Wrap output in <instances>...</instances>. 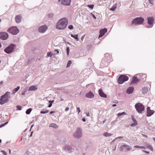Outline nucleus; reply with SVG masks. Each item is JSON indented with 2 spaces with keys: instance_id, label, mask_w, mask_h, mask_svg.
<instances>
[{
  "instance_id": "f257e3e1",
  "label": "nucleus",
  "mask_w": 155,
  "mask_h": 155,
  "mask_svg": "<svg viewBox=\"0 0 155 155\" xmlns=\"http://www.w3.org/2000/svg\"><path fill=\"white\" fill-rule=\"evenodd\" d=\"M68 24V19L65 18H62L57 22L56 28L59 29H64L66 27Z\"/></svg>"
},
{
  "instance_id": "f03ea898",
  "label": "nucleus",
  "mask_w": 155,
  "mask_h": 155,
  "mask_svg": "<svg viewBox=\"0 0 155 155\" xmlns=\"http://www.w3.org/2000/svg\"><path fill=\"white\" fill-rule=\"evenodd\" d=\"M9 94L10 92H7L4 95L1 97L0 99L1 104H3L8 101L10 98Z\"/></svg>"
},
{
  "instance_id": "7ed1b4c3",
  "label": "nucleus",
  "mask_w": 155,
  "mask_h": 155,
  "mask_svg": "<svg viewBox=\"0 0 155 155\" xmlns=\"http://www.w3.org/2000/svg\"><path fill=\"white\" fill-rule=\"evenodd\" d=\"M135 107L139 113H142L144 110V106L140 103H136L135 105Z\"/></svg>"
},
{
  "instance_id": "20e7f679",
  "label": "nucleus",
  "mask_w": 155,
  "mask_h": 155,
  "mask_svg": "<svg viewBox=\"0 0 155 155\" xmlns=\"http://www.w3.org/2000/svg\"><path fill=\"white\" fill-rule=\"evenodd\" d=\"M144 19L141 17L136 18L133 20L132 23L135 25L142 24L144 21Z\"/></svg>"
},
{
  "instance_id": "39448f33",
  "label": "nucleus",
  "mask_w": 155,
  "mask_h": 155,
  "mask_svg": "<svg viewBox=\"0 0 155 155\" xmlns=\"http://www.w3.org/2000/svg\"><path fill=\"white\" fill-rule=\"evenodd\" d=\"M128 77L125 75H120L118 79V82L120 84H122L124 82L127 81Z\"/></svg>"
},
{
  "instance_id": "423d86ee",
  "label": "nucleus",
  "mask_w": 155,
  "mask_h": 155,
  "mask_svg": "<svg viewBox=\"0 0 155 155\" xmlns=\"http://www.w3.org/2000/svg\"><path fill=\"white\" fill-rule=\"evenodd\" d=\"M8 31L10 33L14 35L17 34L19 32V30L16 27H11L8 29Z\"/></svg>"
},
{
  "instance_id": "0eeeda50",
  "label": "nucleus",
  "mask_w": 155,
  "mask_h": 155,
  "mask_svg": "<svg viewBox=\"0 0 155 155\" xmlns=\"http://www.w3.org/2000/svg\"><path fill=\"white\" fill-rule=\"evenodd\" d=\"M15 46V45L13 44H11L9 47L7 48L4 50L8 54L11 53L13 51L14 48Z\"/></svg>"
},
{
  "instance_id": "6e6552de",
  "label": "nucleus",
  "mask_w": 155,
  "mask_h": 155,
  "mask_svg": "<svg viewBox=\"0 0 155 155\" xmlns=\"http://www.w3.org/2000/svg\"><path fill=\"white\" fill-rule=\"evenodd\" d=\"M61 4L66 5L69 6L70 5L71 0H58Z\"/></svg>"
},
{
  "instance_id": "1a4fd4ad",
  "label": "nucleus",
  "mask_w": 155,
  "mask_h": 155,
  "mask_svg": "<svg viewBox=\"0 0 155 155\" xmlns=\"http://www.w3.org/2000/svg\"><path fill=\"white\" fill-rule=\"evenodd\" d=\"M74 136L76 137H79L81 136V130L79 128H78L76 132L74 135Z\"/></svg>"
},
{
  "instance_id": "9d476101",
  "label": "nucleus",
  "mask_w": 155,
  "mask_h": 155,
  "mask_svg": "<svg viewBox=\"0 0 155 155\" xmlns=\"http://www.w3.org/2000/svg\"><path fill=\"white\" fill-rule=\"evenodd\" d=\"M48 27L46 25H44L38 28V31L41 33H44L47 30Z\"/></svg>"
},
{
  "instance_id": "9b49d317",
  "label": "nucleus",
  "mask_w": 155,
  "mask_h": 155,
  "mask_svg": "<svg viewBox=\"0 0 155 155\" xmlns=\"http://www.w3.org/2000/svg\"><path fill=\"white\" fill-rule=\"evenodd\" d=\"M8 35L7 33L5 32L0 33V38L2 40H6L8 38Z\"/></svg>"
},
{
  "instance_id": "f8f14e48",
  "label": "nucleus",
  "mask_w": 155,
  "mask_h": 155,
  "mask_svg": "<svg viewBox=\"0 0 155 155\" xmlns=\"http://www.w3.org/2000/svg\"><path fill=\"white\" fill-rule=\"evenodd\" d=\"M154 112V111L153 110H151L150 107H147V116L148 117L151 116Z\"/></svg>"
},
{
  "instance_id": "ddd939ff",
  "label": "nucleus",
  "mask_w": 155,
  "mask_h": 155,
  "mask_svg": "<svg viewBox=\"0 0 155 155\" xmlns=\"http://www.w3.org/2000/svg\"><path fill=\"white\" fill-rule=\"evenodd\" d=\"M107 29L105 28L103 29H101L100 30V34L99 38L102 37L107 31Z\"/></svg>"
},
{
  "instance_id": "4468645a",
  "label": "nucleus",
  "mask_w": 155,
  "mask_h": 155,
  "mask_svg": "<svg viewBox=\"0 0 155 155\" xmlns=\"http://www.w3.org/2000/svg\"><path fill=\"white\" fill-rule=\"evenodd\" d=\"M86 96L89 98H92L94 97V95L92 92H89L86 94Z\"/></svg>"
},
{
  "instance_id": "2eb2a0df",
  "label": "nucleus",
  "mask_w": 155,
  "mask_h": 155,
  "mask_svg": "<svg viewBox=\"0 0 155 155\" xmlns=\"http://www.w3.org/2000/svg\"><path fill=\"white\" fill-rule=\"evenodd\" d=\"M99 95L102 97L106 98L107 97L106 95L104 94L102 89H101L99 90Z\"/></svg>"
},
{
  "instance_id": "dca6fc26",
  "label": "nucleus",
  "mask_w": 155,
  "mask_h": 155,
  "mask_svg": "<svg viewBox=\"0 0 155 155\" xmlns=\"http://www.w3.org/2000/svg\"><path fill=\"white\" fill-rule=\"evenodd\" d=\"M21 15H17L15 18L16 22L17 23L20 22L21 21Z\"/></svg>"
},
{
  "instance_id": "f3484780",
  "label": "nucleus",
  "mask_w": 155,
  "mask_h": 155,
  "mask_svg": "<svg viewBox=\"0 0 155 155\" xmlns=\"http://www.w3.org/2000/svg\"><path fill=\"white\" fill-rule=\"evenodd\" d=\"M148 23L151 25L152 24L154 21V18L153 17H149L147 18Z\"/></svg>"
},
{
  "instance_id": "a211bd4d",
  "label": "nucleus",
  "mask_w": 155,
  "mask_h": 155,
  "mask_svg": "<svg viewBox=\"0 0 155 155\" xmlns=\"http://www.w3.org/2000/svg\"><path fill=\"white\" fill-rule=\"evenodd\" d=\"M134 90L133 87H130L127 90V93L128 94H130L132 93Z\"/></svg>"
},
{
  "instance_id": "6ab92c4d",
  "label": "nucleus",
  "mask_w": 155,
  "mask_h": 155,
  "mask_svg": "<svg viewBox=\"0 0 155 155\" xmlns=\"http://www.w3.org/2000/svg\"><path fill=\"white\" fill-rule=\"evenodd\" d=\"M131 117H132V120H133V121L134 122V123L131 124V126L132 127H133V126H136L137 124V121L135 119V118L133 116H132Z\"/></svg>"
},
{
  "instance_id": "aec40b11",
  "label": "nucleus",
  "mask_w": 155,
  "mask_h": 155,
  "mask_svg": "<svg viewBox=\"0 0 155 155\" xmlns=\"http://www.w3.org/2000/svg\"><path fill=\"white\" fill-rule=\"evenodd\" d=\"M37 89V87L36 86H31L29 88L28 91H35Z\"/></svg>"
},
{
  "instance_id": "412c9836",
  "label": "nucleus",
  "mask_w": 155,
  "mask_h": 155,
  "mask_svg": "<svg viewBox=\"0 0 155 155\" xmlns=\"http://www.w3.org/2000/svg\"><path fill=\"white\" fill-rule=\"evenodd\" d=\"M148 91L147 87H144L142 88V92L143 94H145Z\"/></svg>"
},
{
  "instance_id": "4be33fe9",
  "label": "nucleus",
  "mask_w": 155,
  "mask_h": 155,
  "mask_svg": "<svg viewBox=\"0 0 155 155\" xmlns=\"http://www.w3.org/2000/svg\"><path fill=\"white\" fill-rule=\"evenodd\" d=\"M145 146H146V147L147 148L149 149L150 150L152 151H153V147L150 145L148 144V143H145Z\"/></svg>"
},
{
  "instance_id": "5701e85b",
  "label": "nucleus",
  "mask_w": 155,
  "mask_h": 155,
  "mask_svg": "<svg viewBox=\"0 0 155 155\" xmlns=\"http://www.w3.org/2000/svg\"><path fill=\"white\" fill-rule=\"evenodd\" d=\"M138 81V79L136 77H134L132 79L131 83L133 84L136 83Z\"/></svg>"
},
{
  "instance_id": "b1692460",
  "label": "nucleus",
  "mask_w": 155,
  "mask_h": 155,
  "mask_svg": "<svg viewBox=\"0 0 155 155\" xmlns=\"http://www.w3.org/2000/svg\"><path fill=\"white\" fill-rule=\"evenodd\" d=\"M122 147H124V148H126L127 150H129L131 149V147L128 145H122Z\"/></svg>"
},
{
  "instance_id": "393cba45",
  "label": "nucleus",
  "mask_w": 155,
  "mask_h": 155,
  "mask_svg": "<svg viewBox=\"0 0 155 155\" xmlns=\"http://www.w3.org/2000/svg\"><path fill=\"white\" fill-rule=\"evenodd\" d=\"M71 37L74 38L77 41H78V35H74L72 34H71Z\"/></svg>"
},
{
  "instance_id": "a878e982",
  "label": "nucleus",
  "mask_w": 155,
  "mask_h": 155,
  "mask_svg": "<svg viewBox=\"0 0 155 155\" xmlns=\"http://www.w3.org/2000/svg\"><path fill=\"white\" fill-rule=\"evenodd\" d=\"M50 127H53L54 128H57L58 127L57 125L54 123H51L50 124Z\"/></svg>"
},
{
  "instance_id": "bb28decb",
  "label": "nucleus",
  "mask_w": 155,
  "mask_h": 155,
  "mask_svg": "<svg viewBox=\"0 0 155 155\" xmlns=\"http://www.w3.org/2000/svg\"><path fill=\"white\" fill-rule=\"evenodd\" d=\"M113 134L111 133H109L107 132L104 133L103 134V135L106 137L110 136Z\"/></svg>"
},
{
  "instance_id": "cd10ccee",
  "label": "nucleus",
  "mask_w": 155,
  "mask_h": 155,
  "mask_svg": "<svg viewBox=\"0 0 155 155\" xmlns=\"http://www.w3.org/2000/svg\"><path fill=\"white\" fill-rule=\"evenodd\" d=\"M134 147L135 148H141V149H145V147L144 146H141L140 147L138 145H136L134 146Z\"/></svg>"
},
{
  "instance_id": "c85d7f7f",
  "label": "nucleus",
  "mask_w": 155,
  "mask_h": 155,
  "mask_svg": "<svg viewBox=\"0 0 155 155\" xmlns=\"http://www.w3.org/2000/svg\"><path fill=\"white\" fill-rule=\"evenodd\" d=\"M19 88H20L19 87H18L17 88H15L13 91V94L15 93V92H16L17 91L19 90Z\"/></svg>"
},
{
  "instance_id": "c756f323",
  "label": "nucleus",
  "mask_w": 155,
  "mask_h": 155,
  "mask_svg": "<svg viewBox=\"0 0 155 155\" xmlns=\"http://www.w3.org/2000/svg\"><path fill=\"white\" fill-rule=\"evenodd\" d=\"M32 109L31 108H29L26 111V113L27 114H29L31 112Z\"/></svg>"
},
{
  "instance_id": "7c9ffc66",
  "label": "nucleus",
  "mask_w": 155,
  "mask_h": 155,
  "mask_svg": "<svg viewBox=\"0 0 155 155\" xmlns=\"http://www.w3.org/2000/svg\"><path fill=\"white\" fill-rule=\"evenodd\" d=\"M48 112V110H45L41 111V114H45Z\"/></svg>"
},
{
  "instance_id": "2f4dec72",
  "label": "nucleus",
  "mask_w": 155,
  "mask_h": 155,
  "mask_svg": "<svg viewBox=\"0 0 155 155\" xmlns=\"http://www.w3.org/2000/svg\"><path fill=\"white\" fill-rule=\"evenodd\" d=\"M71 64V61L70 60L69 61H68V64H67V68L69 67L70 66Z\"/></svg>"
},
{
  "instance_id": "473e14b6",
  "label": "nucleus",
  "mask_w": 155,
  "mask_h": 155,
  "mask_svg": "<svg viewBox=\"0 0 155 155\" xmlns=\"http://www.w3.org/2000/svg\"><path fill=\"white\" fill-rule=\"evenodd\" d=\"M126 114V113L125 112H122V113H118V114H117V115L118 117H120V116H121V115H125Z\"/></svg>"
},
{
  "instance_id": "72a5a7b5",
  "label": "nucleus",
  "mask_w": 155,
  "mask_h": 155,
  "mask_svg": "<svg viewBox=\"0 0 155 155\" xmlns=\"http://www.w3.org/2000/svg\"><path fill=\"white\" fill-rule=\"evenodd\" d=\"M87 6L92 9H93V8H94V5H87Z\"/></svg>"
},
{
  "instance_id": "f704fd0d",
  "label": "nucleus",
  "mask_w": 155,
  "mask_h": 155,
  "mask_svg": "<svg viewBox=\"0 0 155 155\" xmlns=\"http://www.w3.org/2000/svg\"><path fill=\"white\" fill-rule=\"evenodd\" d=\"M66 50H67V54H68V55L69 54V50H70L69 48V47H68L67 48Z\"/></svg>"
},
{
  "instance_id": "c9c22d12",
  "label": "nucleus",
  "mask_w": 155,
  "mask_h": 155,
  "mask_svg": "<svg viewBox=\"0 0 155 155\" xmlns=\"http://www.w3.org/2000/svg\"><path fill=\"white\" fill-rule=\"evenodd\" d=\"M48 17L49 18H52L53 16V14H48Z\"/></svg>"
},
{
  "instance_id": "e433bc0d",
  "label": "nucleus",
  "mask_w": 155,
  "mask_h": 155,
  "mask_svg": "<svg viewBox=\"0 0 155 155\" xmlns=\"http://www.w3.org/2000/svg\"><path fill=\"white\" fill-rule=\"evenodd\" d=\"M47 56L48 57H51L52 55V54H51V52H48L47 53Z\"/></svg>"
},
{
  "instance_id": "4c0bfd02",
  "label": "nucleus",
  "mask_w": 155,
  "mask_h": 155,
  "mask_svg": "<svg viewBox=\"0 0 155 155\" xmlns=\"http://www.w3.org/2000/svg\"><path fill=\"white\" fill-rule=\"evenodd\" d=\"M68 28L70 29H72L73 28V27L72 25H70L68 26Z\"/></svg>"
},
{
  "instance_id": "58836bf2",
  "label": "nucleus",
  "mask_w": 155,
  "mask_h": 155,
  "mask_svg": "<svg viewBox=\"0 0 155 155\" xmlns=\"http://www.w3.org/2000/svg\"><path fill=\"white\" fill-rule=\"evenodd\" d=\"M7 123H8V122H7L5 123L4 124H1V125H0V127L3 126L5 125L6 124H7Z\"/></svg>"
},
{
  "instance_id": "ea45409f",
  "label": "nucleus",
  "mask_w": 155,
  "mask_h": 155,
  "mask_svg": "<svg viewBox=\"0 0 155 155\" xmlns=\"http://www.w3.org/2000/svg\"><path fill=\"white\" fill-rule=\"evenodd\" d=\"M149 2L152 4H153V0H149Z\"/></svg>"
},
{
  "instance_id": "a19ab883",
  "label": "nucleus",
  "mask_w": 155,
  "mask_h": 155,
  "mask_svg": "<svg viewBox=\"0 0 155 155\" xmlns=\"http://www.w3.org/2000/svg\"><path fill=\"white\" fill-rule=\"evenodd\" d=\"M18 110H21V109L22 107L19 106H17Z\"/></svg>"
},
{
  "instance_id": "79ce46f5",
  "label": "nucleus",
  "mask_w": 155,
  "mask_h": 155,
  "mask_svg": "<svg viewBox=\"0 0 155 155\" xmlns=\"http://www.w3.org/2000/svg\"><path fill=\"white\" fill-rule=\"evenodd\" d=\"M124 148V147H122V145L120 147V149L121 151H122L123 150V148Z\"/></svg>"
},
{
  "instance_id": "37998d69",
  "label": "nucleus",
  "mask_w": 155,
  "mask_h": 155,
  "mask_svg": "<svg viewBox=\"0 0 155 155\" xmlns=\"http://www.w3.org/2000/svg\"><path fill=\"white\" fill-rule=\"evenodd\" d=\"M91 15L93 17V18L95 19H96V16L93 14H91Z\"/></svg>"
},
{
  "instance_id": "c03bdc74",
  "label": "nucleus",
  "mask_w": 155,
  "mask_h": 155,
  "mask_svg": "<svg viewBox=\"0 0 155 155\" xmlns=\"http://www.w3.org/2000/svg\"><path fill=\"white\" fill-rule=\"evenodd\" d=\"M77 110L78 111V114L80 113V109L79 107H77Z\"/></svg>"
},
{
  "instance_id": "a18cd8bd",
  "label": "nucleus",
  "mask_w": 155,
  "mask_h": 155,
  "mask_svg": "<svg viewBox=\"0 0 155 155\" xmlns=\"http://www.w3.org/2000/svg\"><path fill=\"white\" fill-rule=\"evenodd\" d=\"M143 151L144 152H145V153H147V154H149V152H148V151H145V150H143Z\"/></svg>"
},
{
  "instance_id": "49530a36",
  "label": "nucleus",
  "mask_w": 155,
  "mask_h": 155,
  "mask_svg": "<svg viewBox=\"0 0 155 155\" xmlns=\"http://www.w3.org/2000/svg\"><path fill=\"white\" fill-rule=\"evenodd\" d=\"M1 152H2L3 154H5V155H6V152H5L4 151L2 150Z\"/></svg>"
},
{
  "instance_id": "de8ad7c7",
  "label": "nucleus",
  "mask_w": 155,
  "mask_h": 155,
  "mask_svg": "<svg viewBox=\"0 0 155 155\" xmlns=\"http://www.w3.org/2000/svg\"><path fill=\"white\" fill-rule=\"evenodd\" d=\"M52 103H50L49 105H48V107H51L52 106Z\"/></svg>"
},
{
  "instance_id": "09e8293b",
  "label": "nucleus",
  "mask_w": 155,
  "mask_h": 155,
  "mask_svg": "<svg viewBox=\"0 0 155 155\" xmlns=\"http://www.w3.org/2000/svg\"><path fill=\"white\" fill-rule=\"evenodd\" d=\"M69 109V108L68 107H67L65 109V111H68V110Z\"/></svg>"
},
{
  "instance_id": "8fccbe9b",
  "label": "nucleus",
  "mask_w": 155,
  "mask_h": 155,
  "mask_svg": "<svg viewBox=\"0 0 155 155\" xmlns=\"http://www.w3.org/2000/svg\"><path fill=\"white\" fill-rule=\"evenodd\" d=\"M54 51H56V52H57V54L59 53V51H58V49H55L54 50Z\"/></svg>"
},
{
  "instance_id": "3c124183",
  "label": "nucleus",
  "mask_w": 155,
  "mask_h": 155,
  "mask_svg": "<svg viewBox=\"0 0 155 155\" xmlns=\"http://www.w3.org/2000/svg\"><path fill=\"white\" fill-rule=\"evenodd\" d=\"M115 8H112L111 9H110V10H112V11H114L115 10Z\"/></svg>"
},
{
  "instance_id": "603ef678",
  "label": "nucleus",
  "mask_w": 155,
  "mask_h": 155,
  "mask_svg": "<svg viewBox=\"0 0 155 155\" xmlns=\"http://www.w3.org/2000/svg\"><path fill=\"white\" fill-rule=\"evenodd\" d=\"M84 36H82L81 37V40L82 41L83 39L84 38Z\"/></svg>"
},
{
  "instance_id": "864d4df0",
  "label": "nucleus",
  "mask_w": 155,
  "mask_h": 155,
  "mask_svg": "<svg viewBox=\"0 0 155 155\" xmlns=\"http://www.w3.org/2000/svg\"><path fill=\"white\" fill-rule=\"evenodd\" d=\"M142 135L143 136H144V137H147V135H144V134H142Z\"/></svg>"
},
{
  "instance_id": "5fc2aeb1",
  "label": "nucleus",
  "mask_w": 155,
  "mask_h": 155,
  "mask_svg": "<svg viewBox=\"0 0 155 155\" xmlns=\"http://www.w3.org/2000/svg\"><path fill=\"white\" fill-rule=\"evenodd\" d=\"M82 120L84 122H85V120L84 118H83L82 119Z\"/></svg>"
},
{
  "instance_id": "6e6d98bb",
  "label": "nucleus",
  "mask_w": 155,
  "mask_h": 155,
  "mask_svg": "<svg viewBox=\"0 0 155 155\" xmlns=\"http://www.w3.org/2000/svg\"><path fill=\"white\" fill-rule=\"evenodd\" d=\"M86 114H87V116H89L90 115H89V113H86Z\"/></svg>"
},
{
  "instance_id": "4d7b16f0",
  "label": "nucleus",
  "mask_w": 155,
  "mask_h": 155,
  "mask_svg": "<svg viewBox=\"0 0 155 155\" xmlns=\"http://www.w3.org/2000/svg\"><path fill=\"white\" fill-rule=\"evenodd\" d=\"M54 113V112L53 111H51L50 112V114H52V113Z\"/></svg>"
},
{
  "instance_id": "13d9d810",
  "label": "nucleus",
  "mask_w": 155,
  "mask_h": 155,
  "mask_svg": "<svg viewBox=\"0 0 155 155\" xmlns=\"http://www.w3.org/2000/svg\"><path fill=\"white\" fill-rule=\"evenodd\" d=\"M116 106V104H114L112 105V106L113 107H115Z\"/></svg>"
},
{
  "instance_id": "bf43d9fd",
  "label": "nucleus",
  "mask_w": 155,
  "mask_h": 155,
  "mask_svg": "<svg viewBox=\"0 0 155 155\" xmlns=\"http://www.w3.org/2000/svg\"><path fill=\"white\" fill-rule=\"evenodd\" d=\"M53 101H49V103H52V104L53 103Z\"/></svg>"
},
{
  "instance_id": "052dcab7",
  "label": "nucleus",
  "mask_w": 155,
  "mask_h": 155,
  "mask_svg": "<svg viewBox=\"0 0 155 155\" xmlns=\"http://www.w3.org/2000/svg\"><path fill=\"white\" fill-rule=\"evenodd\" d=\"M25 92H23V93H22V94L23 95H25Z\"/></svg>"
},
{
  "instance_id": "680f3d73",
  "label": "nucleus",
  "mask_w": 155,
  "mask_h": 155,
  "mask_svg": "<svg viewBox=\"0 0 155 155\" xmlns=\"http://www.w3.org/2000/svg\"><path fill=\"white\" fill-rule=\"evenodd\" d=\"M9 153L10 154L11 153V150L10 149H9Z\"/></svg>"
},
{
  "instance_id": "e2e57ef3",
  "label": "nucleus",
  "mask_w": 155,
  "mask_h": 155,
  "mask_svg": "<svg viewBox=\"0 0 155 155\" xmlns=\"http://www.w3.org/2000/svg\"><path fill=\"white\" fill-rule=\"evenodd\" d=\"M123 137H118V138H122Z\"/></svg>"
},
{
  "instance_id": "0e129e2a",
  "label": "nucleus",
  "mask_w": 155,
  "mask_h": 155,
  "mask_svg": "<svg viewBox=\"0 0 155 155\" xmlns=\"http://www.w3.org/2000/svg\"><path fill=\"white\" fill-rule=\"evenodd\" d=\"M2 140H0V143L1 142Z\"/></svg>"
},
{
  "instance_id": "69168bd1",
  "label": "nucleus",
  "mask_w": 155,
  "mask_h": 155,
  "mask_svg": "<svg viewBox=\"0 0 155 155\" xmlns=\"http://www.w3.org/2000/svg\"><path fill=\"white\" fill-rule=\"evenodd\" d=\"M1 46V43H0V47Z\"/></svg>"
},
{
  "instance_id": "338daca9",
  "label": "nucleus",
  "mask_w": 155,
  "mask_h": 155,
  "mask_svg": "<svg viewBox=\"0 0 155 155\" xmlns=\"http://www.w3.org/2000/svg\"><path fill=\"white\" fill-rule=\"evenodd\" d=\"M118 103L117 102H115V103Z\"/></svg>"
}]
</instances>
